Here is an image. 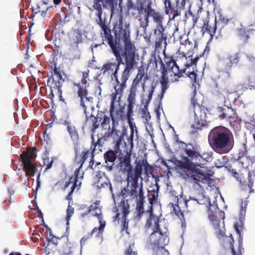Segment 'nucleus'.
<instances>
[{"instance_id": "nucleus-3", "label": "nucleus", "mask_w": 255, "mask_h": 255, "mask_svg": "<svg viewBox=\"0 0 255 255\" xmlns=\"http://www.w3.org/2000/svg\"><path fill=\"white\" fill-rule=\"evenodd\" d=\"M125 59L126 67L121 75L118 77V74L114 76L115 81L117 83L114 87V91L111 94V113L112 114L115 109V103H120L123 95L124 91L127 87V82L128 80L130 71L134 69L136 64L135 57H123Z\"/></svg>"}, {"instance_id": "nucleus-5", "label": "nucleus", "mask_w": 255, "mask_h": 255, "mask_svg": "<svg viewBox=\"0 0 255 255\" xmlns=\"http://www.w3.org/2000/svg\"><path fill=\"white\" fill-rule=\"evenodd\" d=\"M93 151H90L89 150H84L82 152L81 158L80 161H78V164L80 163V165L74 172L75 177H70L69 180L67 181L64 185V189H67L69 186L71 185L70 190L66 197L67 200H71L72 193L77 187L78 179L83 178L84 176V173L83 171H81V168L82 167L84 162L89 157V155L91 156V154H93Z\"/></svg>"}, {"instance_id": "nucleus-32", "label": "nucleus", "mask_w": 255, "mask_h": 255, "mask_svg": "<svg viewBox=\"0 0 255 255\" xmlns=\"http://www.w3.org/2000/svg\"><path fill=\"white\" fill-rule=\"evenodd\" d=\"M63 125L66 126L67 130L71 138L75 141L79 140V135L76 127L70 121L67 120L64 121Z\"/></svg>"}, {"instance_id": "nucleus-1", "label": "nucleus", "mask_w": 255, "mask_h": 255, "mask_svg": "<svg viewBox=\"0 0 255 255\" xmlns=\"http://www.w3.org/2000/svg\"><path fill=\"white\" fill-rule=\"evenodd\" d=\"M113 31L114 36L111 29L103 39L112 51L121 53L123 57H135L136 49L134 42L131 39L129 26L123 24L122 18L115 24Z\"/></svg>"}, {"instance_id": "nucleus-14", "label": "nucleus", "mask_w": 255, "mask_h": 255, "mask_svg": "<svg viewBox=\"0 0 255 255\" xmlns=\"http://www.w3.org/2000/svg\"><path fill=\"white\" fill-rule=\"evenodd\" d=\"M188 0H164L165 12L166 14L172 15V19L181 15L186 1Z\"/></svg>"}, {"instance_id": "nucleus-60", "label": "nucleus", "mask_w": 255, "mask_h": 255, "mask_svg": "<svg viewBox=\"0 0 255 255\" xmlns=\"http://www.w3.org/2000/svg\"><path fill=\"white\" fill-rule=\"evenodd\" d=\"M91 237L92 235L90 233H89L88 235H87L86 236H84L80 241L81 246L82 247V246H83L85 244L86 242L88 240H89ZM81 248L82 247H81Z\"/></svg>"}, {"instance_id": "nucleus-51", "label": "nucleus", "mask_w": 255, "mask_h": 255, "mask_svg": "<svg viewBox=\"0 0 255 255\" xmlns=\"http://www.w3.org/2000/svg\"><path fill=\"white\" fill-rule=\"evenodd\" d=\"M90 120L92 121L93 127L92 130L94 131H95L99 126V118H98V115L97 117H95L94 116H91L90 117Z\"/></svg>"}, {"instance_id": "nucleus-55", "label": "nucleus", "mask_w": 255, "mask_h": 255, "mask_svg": "<svg viewBox=\"0 0 255 255\" xmlns=\"http://www.w3.org/2000/svg\"><path fill=\"white\" fill-rule=\"evenodd\" d=\"M160 69L162 70L161 78H168V72H169L168 68L166 65V66H165L164 64L161 60Z\"/></svg>"}, {"instance_id": "nucleus-26", "label": "nucleus", "mask_w": 255, "mask_h": 255, "mask_svg": "<svg viewBox=\"0 0 255 255\" xmlns=\"http://www.w3.org/2000/svg\"><path fill=\"white\" fill-rule=\"evenodd\" d=\"M119 157V165L121 170L124 172H127V174H130L132 171L131 165V151L129 150L126 151V154L123 155L121 154V151Z\"/></svg>"}, {"instance_id": "nucleus-23", "label": "nucleus", "mask_w": 255, "mask_h": 255, "mask_svg": "<svg viewBox=\"0 0 255 255\" xmlns=\"http://www.w3.org/2000/svg\"><path fill=\"white\" fill-rule=\"evenodd\" d=\"M50 68L51 75L48 76L47 86L62 85L65 81V73L60 67H57L56 64L52 65Z\"/></svg>"}, {"instance_id": "nucleus-63", "label": "nucleus", "mask_w": 255, "mask_h": 255, "mask_svg": "<svg viewBox=\"0 0 255 255\" xmlns=\"http://www.w3.org/2000/svg\"><path fill=\"white\" fill-rule=\"evenodd\" d=\"M137 1L141 3L143 5L145 6V8L149 6V5H151L152 3L150 0H136Z\"/></svg>"}, {"instance_id": "nucleus-10", "label": "nucleus", "mask_w": 255, "mask_h": 255, "mask_svg": "<svg viewBox=\"0 0 255 255\" xmlns=\"http://www.w3.org/2000/svg\"><path fill=\"white\" fill-rule=\"evenodd\" d=\"M137 96H134V95L128 93V96L127 98V113L125 111V107H121L119 110L116 112L115 117H114L113 114L114 110L111 113V108H110V116L112 117V120L113 119L115 120V121H121L122 122L125 121L126 120H129V119H132V117L133 115V108L136 102Z\"/></svg>"}, {"instance_id": "nucleus-22", "label": "nucleus", "mask_w": 255, "mask_h": 255, "mask_svg": "<svg viewBox=\"0 0 255 255\" xmlns=\"http://www.w3.org/2000/svg\"><path fill=\"white\" fill-rule=\"evenodd\" d=\"M177 142L185 145L186 148L184 152L187 155V156H184L181 160H177L176 161V164L178 169H180V162H186V158H187L189 162H193V161H196L197 159H199V158L202 157L201 149L198 146H194L192 147V149H190L187 147V145L184 142L177 140Z\"/></svg>"}, {"instance_id": "nucleus-56", "label": "nucleus", "mask_w": 255, "mask_h": 255, "mask_svg": "<svg viewBox=\"0 0 255 255\" xmlns=\"http://www.w3.org/2000/svg\"><path fill=\"white\" fill-rule=\"evenodd\" d=\"M144 169L145 173L147 174H148L149 173H151L153 169L152 166L151 165L149 164L146 159H144Z\"/></svg>"}, {"instance_id": "nucleus-44", "label": "nucleus", "mask_w": 255, "mask_h": 255, "mask_svg": "<svg viewBox=\"0 0 255 255\" xmlns=\"http://www.w3.org/2000/svg\"><path fill=\"white\" fill-rule=\"evenodd\" d=\"M144 159L139 160L136 162V165L134 168V172L133 174L140 176L142 170L144 168Z\"/></svg>"}, {"instance_id": "nucleus-9", "label": "nucleus", "mask_w": 255, "mask_h": 255, "mask_svg": "<svg viewBox=\"0 0 255 255\" xmlns=\"http://www.w3.org/2000/svg\"><path fill=\"white\" fill-rule=\"evenodd\" d=\"M114 0H93V8L96 10V15L98 17L96 20L97 24L101 28V34L103 39L111 30L110 27L106 24V18L102 16L103 9L102 5L105 7L108 4H112Z\"/></svg>"}, {"instance_id": "nucleus-58", "label": "nucleus", "mask_w": 255, "mask_h": 255, "mask_svg": "<svg viewBox=\"0 0 255 255\" xmlns=\"http://www.w3.org/2000/svg\"><path fill=\"white\" fill-rule=\"evenodd\" d=\"M197 45L196 42L194 41V42H192L189 40V39H187L185 41V46H188V51H190L191 50L193 49V47H195L196 45Z\"/></svg>"}, {"instance_id": "nucleus-29", "label": "nucleus", "mask_w": 255, "mask_h": 255, "mask_svg": "<svg viewBox=\"0 0 255 255\" xmlns=\"http://www.w3.org/2000/svg\"><path fill=\"white\" fill-rule=\"evenodd\" d=\"M217 20L215 17L213 22L210 20H206L204 22V24L202 27L201 32L203 34L207 33L210 35L211 39H212L215 35L217 29Z\"/></svg>"}, {"instance_id": "nucleus-54", "label": "nucleus", "mask_w": 255, "mask_h": 255, "mask_svg": "<svg viewBox=\"0 0 255 255\" xmlns=\"http://www.w3.org/2000/svg\"><path fill=\"white\" fill-rule=\"evenodd\" d=\"M133 120L132 119H129L128 120V123L129 124V128L130 129V134H134V131L136 133V136L137 137V138H138V131L136 128V126L134 123H132L131 121Z\"/></svg>"}, {"instance_id": "nucleus-34", "label": "nucleus", "mask_w": 255, "mask_h": 255, "mask_svg": "<svg viewBox=\"0 0 255 255\" xmlns=\"http://www.w3.org/2000/svg\"><path fill=\"white\" fill-rule=\"evenodd\" d=\"M50 89V92L49 94V96H50V98L53 99L55 96H58L60 100L62 101H63L64 100L63 99L62 94V85H53L52 86H47Z\"/></svg>"}, {"instance_id": "nucleus-7", "label": "nucleus", "mask_w": 255, "mask_h": 255, "mask_svg": "<svg viewBox=\"0 0 255 255\" xmlns=\"http://www.w3.org/2000/svg\"><path fill=\"white\" fill-rule=\"evenodd\" d=\"M89 70L82 72V78L80 83H73V85L78 88L77 91L78 96L80 99V105L83 108L85 113H86L87 106L85 102H92L93 98L88 97V88L89 86Z\"/></svg>"}, {"instance_id": "nucleus-12", "label": "nucleus", "mask_w": 255, "mask_h": 255, "mask_svg": "<svg viewBox=\"0 0 255 255\" xmlns=\"http://www.w3.org/2000/svg\"><path fill=\"white\" fill-rule=\"evenodd\" d=\"M144 12L145 15L144 19L142 20L141 18L139 19L141 27L146 28L148 26V19L150 16L152 18L153 21L156 24V26L155 29H164L163 26L164 15L163 13L156 11L152 8L151 5L144 8Z\"/></svg>"}, {"instance_id": "nucleus-27", "label": "nucleus", "mask_w": 255, "mask_h": 255, "mask_svg": "<svg viewBox=\"0 0 255 255\" xmlns=\"http://www.w3.org/2000/svg\"><path fill=\"white\" fill-rule=\"evenodd\" d=\"M164 29H155L154 30V43L155 49H160L164 45L165 48L167 46V36L164 33Z\"/></svg>"}, {"instance_id": "nucleus-41", "label": "nucleus", "mask_w": 255, "mask_h": 255, "mask_svg": "<svg viewBox=\"0 0 255 255\" xmlns=\"http://www.w3.org/2000/svg\"><path fill=\"white\" fill-rule=\"evenodd\" d=\"M128 10L133 9L136 10L139 15H141L143 13V11H144L145 6L136 1V4L131 2L128 3Z\"/></svg>"}, {"instance_id": "nucleus-2", "label": "nucleus", "mask_w": 255, "mask_h": 255, "mask_svg": "<svg viewBox=\"0 0 255 255\" xmlns=\"http://www.w3.org/2000/svg\"><path fill=\"white\" fill-rule=\"evenodd\" d=\"M208 141L213 150L220 154L229 153L234 145L233 133L223 126L216 127L210 130Z\"/></svg>"}, {"instance_id": "nucleus-18", "label": "nucleus", "mask_w": 255, "mask_h": 255, "mask_svg": "<svg viewBox=\"0 0 255 255\" xmlns=\"http://www.w3.org/2000/svg\"><path fill=\"white\" fill-rule=\"evenodd\" d=\"M145 67L141 66L139 67L137 71V74L133 79L132 84L129 89V93L137 96L138 93V89L139 87V83L142 79H144L143 82L141 83L143 90H144L145 81L148 79V75L146 73Z\"/></svg>"}, {"instance_id": "nucleus-35", "label": "nucleus", "mask_w": 255, "mask_h": 255, "mask_svg": "<svg viewBox=\"0 0 255 255\" xmlns=\"http://www.w3.org/2000/svg\"><path fill=\"white\" fill-rule=\"evenodd\" d=\"M224 104L225 106H231L234 104L237 100L238 96L236 92H228L224 96Z\"/></svg>"}, {"instance_id": "nucleus-39", "label": "nucleus", "mask_w": 255, "mask_h": 255, "mask_svg": "<svg viewBox=\"0 0 255 255\" xmlns=\"http://www.w3.org/2000/svg\"><path fill=\"white\" fill-rule=\"evenodd\" d=\"M99 206H100V201H97L93 204H92V205L90 206V207H89V209L88 210V212L82 214L81 215V216L82 217H84L85 216L87 215L88 213L93 212L95 211V212L93 213V214H92L93 216L96 217L95 214H98V213H100V214L101 215H103L102 212V210H101V208Z\"/></svg>"}, {"instance_id": "nucleus-11", "label": "nucleus", "mask_w": 255, "mask_h": 255, "mask_svg": "<svg viewBox=\"0 0 255 255\" xmlns=\"http://www.w3.org/2000/svg\"><path fill=\"white\" fill-rule=\"evenodd\" d=\"M214 211H213L211 203L208 209L209 218L212 222L214 227L216 230V234L218 238H221L225 236V233L223 230L220 229L221 221L224 224L225 219V213L218 209L217 206H213Z\"/></svg>"}, {"instance_id": "nucleus-31", "label": "nucleus", "mask_w": 255, "mask_h": 255, "mask_svg": "<svg viewBox=\"0 0 255 255\" xmlns=\"http://www.w3.org/2000/svg\"><path fill=\"white\" fill-rule=\"evenodd\" d=\"M240 60V55L238 53L229 55L224 60V65L226 70H230L234 66H236Z\"/></svg>"}, {"instance_id": "nucleus-59", "label": "nucleus", "mask_w": 255, "mask_h": 255, "mask_svg": "<svg viewBox=\"0 0 255 255\" xmlns=\"http://www.w3.org/2000/svg\"><path fill=\"white\" fill-rule=\"evenodd\" d=\"M121 194L123 197V198L122 199V201L123 200H127L126 199V198L128 196H130V190H128V188H124L123 190H122L121 191Z\"/></svg>"}, {"instance_id": "nucleus-25", "label": "nucleus", "mask_w": 255, "mask_h": 255, "mask_svg": "<svg viewBox=\"0 0 255 255\" xmlns=\"http://www.w3.org/2000/svg\"><path fill=\"white\" fill-rule=\"evenodd\" d=\"M150 212L149 217L147 219L145 224L146 233H149L150 231H156L163 229L161 227L162 222L159 220V218L153 214L152 210H147Z\"/></svg>"}, {"instance_id": "nucleus-62", "label": "nucleus", "mask_w": 255, "mask_h": 255, "mask_svg": "<svg viewBox=\"0 0 255 255\" xmlns=\"http://www.w3.org/2000/svg\"><path fill=\"white\" fill-rule=\"evenodd\" d=\"M231 173L237 181L241 182L242 178L241 175L238 172L236 171V170L232 169L231 170Z\"/></svg>"}, {"instance_id": "nucleus-4", "label": "nucleus", "mask_w": 255, "mask_h": 255, "mask_svg": "<svg viewBox=\"0 0 255 255\" xmlns=\"http://www.w3.org/2000/svg\"><path fill=\"white\" fill-rule=\"evenodd\" d=\"M186 162H180V172L185 177L193 183L194 186L197 185L202 187L201 184H208L209 186L214 181L208 174L204 173L201 169L197 168V164L190 162L187 158Z\"/></svg>"}, {"instance_id": "nucleus-47", "label": "nucleus", "mask_w": 255, "mask_h": 255, "mask_svg": "<svg viewBox=\"0 0 255 255\" xmlns=\"http://www.w3.org/2000/svg\"><path fill=\"white\" fill-rule=\"evenodd\" d=\"M127 175L128 178L130 177L132 180L130 188L140 187V185H138V181L140 176L133 174L132 171L129 174H127Z\"/></svg>"}, {"instance_id": "nucleus-17", "label": "nucleus", "mask_w": 255, "mask_h": 255, "mask_svg": "<svg viewBox=\"0 0 255 255\" xmlns=\"http://www.w3.org/2000/svg\"><path fill=\"white\" fill-rule=\"evenodd\" d=\"M127 133V128L125 126H119L117 121L113 119L112 129L111 132V136L116 143L115 149L120 150L121 142L124 140V136Z\"/></svg>"}, {"instance_id": "nucleus-38", "label": "nucleus", "mask_w": 255, "mask_h": 255, "mask_svg": "<svg viewBox=\"0 0 255 255\" xmlns=\"http://www.w3.org/2000/svg\"><path fill=\"white\" fill-rule=\"evenodd\" d=\"M71 40L76 46H78L79 43H81L83 41L81 30L79 29L74 30Z\"/></svg>"}, {"instance_id": "nucleus-21", "label": "nucleus", "mask_w": 255, "mask_h": 255, "mask_svg": "<svg viewBox=\"0 0 255 255\" xmlns=\"http://www.w3.org/2000/svg\"><path fill=\"white\" fill-rule=\"evenodd\" d=\"M114 56L116 58V61L114 62H107L103 65L102 68L103 74H111L114 77L116 74H118V71L120 69V66L123 62L122 55L121 53L112 51Z\"/></svg>"}, {"instance_id": "nucleus-16", "label": "nucleus", "mask_w": 255, "mask_h": 255, "mask_svg": "<svg viewBox=\"0 0 255 255\" xmlns=\"http://www.w3.org/2000/svg\"><path fill=\"white\" fill-rule=\"evenodd\" d=\"M121 212L123 214V224H122V231H126L127 233L128 232V221L127 220V216L129 213V204L128 203V200H123L122 201L120 202L118 206V208L116 209L115 212L116 215L114 217V220L115 221H119L120 220V213Z\"/></svg>"}, {"instance_id": "nucleus-36", "label": "nucleus", "mask_w": 255, "mask_h": 255, "mask_svg": "<svg viewBox=\"0 0 255 255\" xmlns=\"http://www.w3.org/2000/svg\"><path fill=\"white\" fill-rule=\"evenodd\" d=\"M206 120H200V119L195 118L194 123L192 125V130L191 133L195 134L198 132V129H202V128L205 125Z\"/></svg>"}, {"instance_id": "nucleus-49", "label": "nucleus", "mask_w": 255, "mask_h": 255, "mask_svg": "<svg viewBox=\"0 0 255 255\" xmlns=\"http://www.w3.org/2000/svg\"><path fill=\"white\" fill-rule=\"evenodd\" d=\"M219 78L223 83H228L231 80V73L229 71L223 72L220 75Z\"/></svg>"}, {"instance_id": "nucleus-50", "label": "nucleus", "mask_w": 255, "mask_h": 255, "mask_svg": "<svg viewBox=\"0 0 255 255\" xmlns=\"http://www.w3.org/2000/svg\"><path fill=\"white\" fill-rule=\"evenodd\" d=\"M72 195H73V194L72 195ZM72 197L71 198V200H68L69 201V205L68 206V208H67V211H66V213H67L66 220L67 221V224H69V221L70 220L71 217L73 216V215L74 214V208H73L72 206H71L70 205V202L72 201Z\"/></svg>"}, {"instance_id": "nucleus-64", "label": "nucleus", "mask_w": 255, "mask_h": 255, "mask_svg": "<svg viewBox=\"0 0 255 255\" xmlns=\"http://www.w3.org/2000/svg\"><path fill=\"white\" fill-rule=\"evenodd\" d=\"M133 136L134 134H130L129 136L127 139L128 142L130 145V149L129 150H130L131 151L133 147Z\"/></svg>"}, {"instance_id": "nucleus-57", "label": "nucleus", "mask_w": 255, "mask_h": 255, "mask_svg": "<svg viewBox=\"0 0 255 255\" xmlns=\"http://www.w3.org/2000/svg\"><path fill=\"white\" fill-rule=\"evenodd\" d=\"M199 59V57H198V56L194 58L193 59H192V58L190 60V62L189 63H186V68H188L193 66L196 67L197 62Z\"/></svg>"}, {"instance_id": "nucleus-15", "label": "nucleus", "mask_w": 255, "mask_h": 255, "mask_svg": "<svg viewBox=\"0 0 255 255\" xmlns=\"http://www.w3.org/2000/svg\"><path fill=\"white\" fill-rule=\"evenodd\" d=\"M130 197L135 200L136 211L138 216H140L144 212L143 205L145 202L142 183L140 187L130 188Z\"/></svg>"}, {"instance_id": "nucleus-45", "label": "nucleus", "mask_w": 255, "mask_h": 255, "mask_svg": "<svg viewBox=\"0 0 255 255\" xmlns=\"http://www.w3.org/2000/svg\"><path fill=\"white\" fill-rule=\"evenodd\" d=\"M92 145L91 146V147L93 145L94 146L93 149V151H94L96 150V147H98V149L99 150H101V148L102 147L104 143V141L105 140V138L104 136H102L101 137H99L97 141L96 142L94 140V138L93 135L92 136Z\"/></svg>"}, {"instance_id": "nucleus-46", "label": "nucleus", "mask_w": 255, "mask_h": 255, "mask_svg": "<svg viewBox=\"0 0 255 255\" xmlns=\"http://www.w3.org/2000/svg\"><path fill=\"white\" fill-rule=\"evenodd\" d=\"M46 227L47 228L46 233L47 235H49V237L47 236V240H48L49 242H51L53 244L57 245L58 244V238L52 234L51 230L49 228L47 225L46 226Z\"/></svg>"}, {"instance_id": "nucleus-30", "label": "nucleus", "mask_w": 255, "mask_h": 255, "mask_svg": "<svg viewBox=\"0 0 255 255\" xmlns=\"http://www.w3.org/2000/svg\"><path fill=\"white\" fill-rule=\"evenodd\" d=\"M96 217L99 220V223L100 224L99 227H95L92 231L90 232L92 236L93 234H95V236L97 238H101L102 234L104 232V230L106 226V221L103 220V215L100 213L96 214Z\"/></svg>"}, {"instance_id": "nucleus-48", "label": "nucleus", "mask_w": 255, "mask_h": 255, "mask_svg": "<svg viewBox=\"0 0 255 255\" xmlns=\"http://www.w3.org/2000/svg\"><path fill=\"white\" fill-rule=\"evenodd\" d=\"M186 75L190 79L191 83L195 88L198 85L199 80L197 79V74L194 71H187Z\"/></svg>"}, {"instance_id": "nucleus-20", "label": "nucleus", "mask_w": 255, "mask_h": 255, "mask_svg": "<svg viewBox=\"0 0 255 255\" xmlns=\"http://www.w3.org/2000/svg\"><path fill=\"white\" fill-rule=\"evenodd\" d=\"M93 185L97 188L98 191L104 189H109L113 193V190L110 180L105 173L102 171H98L96 172L93 179Z\"/></svg>"}, {"instance_id": "nucleus-24", "label": "nucleus", "mask_w": 255, "mask_h": 255, "mask_svg": "<svg viewBox=\"0 0 255 255\" xmlns=\"http://www.w3.org/2000/svg\"><path fill=\"white\" fill-rule=\"evenodd\" d=\"M226 108L219 107L217 109L218 116L221 119H227L230 124L233 122L239 123L241 119H239L238 115L236 111L229 106Z\"/></svg>"}, {"instance_id": "nucleus-52", "label": "nucleus", "mask_w": 255, "mask_h": 255, "mask_svg": "<svg viewBox=\"0 0 255 255\" xmlns=\"http://www.w3.org/2000/svg\"><path fill=\"white\" fill-rule=\"evenodd\" d=\"M164 247H160L154 251L153 255H169V253Z\"/></svg>"}, {"instance_id": "nucleus-6", "label": "nucleus", "mask_w": 255, "mask_h": 255, "mask_svg": "<svg viewBox=\"0 0 255 255\" xmlns=\"http://www.w3.org/2000/svg\"><path fill=\"white\" fill-rule=\"evenodd\" d=\"M35 147H28L20 154V158L26 177H33L37 171L36 163L33 162L36 157Z\"/></svg>"}, {"instance_id": "nucleus-8", "label": "nucleus", "mask_w": 255, "mask_h": 255, "mask_svg": "<svg viewBox=\"0 0 255 255\" xmlns=\"http://www.w3.org/2000/svg\"><path fill=\"white\" fill-rule=\"evenodd\" d=\"M167 227L164 226L163 229L148 233L149 235L146 239V244L153 250L165 247L169 242V238L167 235Z\"/></svg>"}, {"instance_id": "nucleus-13", "label": "nucleus", "mask_w": 255, "mask_h": 255, "mask_svg": "<svg viewBox=\"0 0 255 255\" xmlns=\"http://www.w3.org/2000/svg\"><path fill=\"white\" fill-rule=\"evenodd\" d=\"M172 201L169 204V207L171 210V213L176 215L181 222L184 221L183 211L185 208L188 207L189 201L184 199L182 196H174L173 193L171 194Z\"/></svg>"}, {"instance_id": "nucleus-42", "label": "nucleus", "mask_w": 255, "mask_h": 255, "mask_svg": "<svg viewBox=\"0 0 255 255\" xmlns=\"http://www.w3.org/2000/svg\"><path fill=\"white\" fill-rule=\"evenodd\" d=\"M98 118H99V122H100L101 125L103 128H107L108 126L109 127L111 122L110 117L101 113L98 114Z\"/></svg>"}, {"instance_id": "nucleus-28", "label": "nucleus", "mask_w": 255, "mask_h": 255, "mask_svg": "<svg viewBox=\"0 0 255 255\" xmlns=\"http://www.w3.org/2000/svg\"><path fill=\"white\" fill-rule=\"evenodd\" d=\"M117 151H114L112 150H109L104 154V157L106 164L105 166L107 170L111 171L113 169L114 162L117 158Z\"/></svg>"}, {"instance_id": "nucleus-19", "label": "nucleus", "mask_w": 255, "mask_h": 255, "mask_svg": "<svg viewBox=\"0 0 255 255\" xmlns=\"http://www.w3.org/2000/svg\"><path fill=\"white\" fill-rule=\"evenodd\" d=\"M164 56V61L166 65L168 68L169 72L172 73L170 76H174L175 81H178V79L181 78L183 74L186 73V69H180L179 66L177 64L173 56H168L166 55L165 50L163 52Z\"/></svg>"}, {"instance_id": "nucleus-61", "label": "nucleus", "mask_w": 255, "mask_h": 255, "mask_svg": "<svg viewBox=\"0 0 255 255\" xmlns=\"http://www.w3.org/2000/svg\"><path fill=\"white\" fill-rule=\"evenodd\" d=\"M66 9L65 7H62L61 8V11H63L62 14H60V18L61 20L62 19L63 21L64 22H67L69 21V19L67 18V14L63 11L64 9Z\"/></svg>"}, {"instance_id": "nucleus-40", "label": "nucleus", "mask_w": 255, "mask_h": 255, "mask_svg": "<svg viewBox=\"0 0 255 255\" xmlns=\"http://www.w3.org/2000/svg\"><path fill=\"white\" fill-rule=\"evenodd\" d=\"M157 197L158 192L154 189L148 191L147 197L150 204L148 210H152V205L156 201Z\"/></svg>"}, {"instance_id": "nucleus-53", "label": "nucleus", "mask_w": 255, "mask_h": 255, "mask_svg": "<svg viewBox=\"0 0 255 255\" xmlns=\"http://www.w3.org/2000/svg\"><path fill=\"white\" fill-rule=\"evenodd\" d=\"M160 83L161 85V90L164 91H166L169 88L168 85V78H161L160 79Z\"/></svg>"}, {"instance_id": "nucleus-43", "label": "nucleus", "mask_w": 255, "mask_h": 255, "mask_svg": "<svg viewBox=\"0 0 255 255\" xmlns=\"http://www.w3.org/2000/svg\"><path fill=\"white\" fill-rule=\"evenodd\" d=\"M195 118L200 119V120H206V113L204 108H203L200 105H197V108L194 110Z\"/></svg>"}, {"instance_id": "nucleus-33", "label": "nucleus", "mask_w": 255, "mask_h": 255, "mask_svg": "<svg viewBox=\"0 0 255 255\" xmlns=\"http://www.w3.org/2000/svg\"><path fill=\"white\" fill-rule=\"evenodd\" d=\"M48 2L43 1L42 3L35 4L32 8V11L35 13H40L42 16H45L48 10L53 8V6H48L46 8H43L44 5L48 4Z\"/></svg>"}, {"instance_id": "nucleus-37", "label": "nucleus", "mask_w": 255, "mask_h": 255, "mask_svg": "<svg viewBox=\"0 0 255 255\" xmlns=\"http://www.w3.org/2000/svg\"><path fill=\"white\" fill-rule=\"evenodd\" d=\"M155 88V85L152 84L151 89L149 91L148 95L147 96V98L145 99V105L144 106V108L142 110V112L144 113V115L145 116H148L149 115L150 113L148 112L147 107L148 106L149 103H150L153 94L154 92Z\"/></svg>"}]
</instances>
